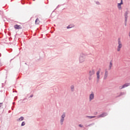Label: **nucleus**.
<instances>
[{"instance_id":"6ab92c4d","label":"nucleus","mask_w":130,"mask_h":130,"mask_svg":"<svg viewBox=\"0 0 130 130\" xmlns=\"http://www.w3.org/2000/svg\"><path fill=\"white\" fill-rule=\"evenodd\" d=\"M64 117H66V115L63 114V115L61 116V118H64Z\"/></svg>"},{"instance_id":"f3484780","label":"nucleus","mask_w":130,"mask_h":130,"mask_svg":"<svg viewBox=\"0 0 130 130\" xmlns=\"http://www.w3.org/2000/svg\"><path fill=\"white\" fill-rule=\"evenodd\" d=\"M87 117H89V118H94L96 117L95 116H87Z\"/></svg>"},{"instance_id":"9d476101","label":"nucleus","mask_w":130,"mask_h":130,"mask_svg":"<svg viewBox=\"0 0 130 130\" xmlns=\"http://www.w3.org/2000/svg\"><path fill=\"white\" fill-rule=\"evenodd\" d=\"M107 113H103V114L100 115L98 117H105V116H107Z\"/></svg>"},{"instance_id":"0eeeda50","label":"nucleus","mask_w":130,"mask_h":130,"mask_svg":"<svg viewBox=\"0 0 130 130\" xmlns=\"http://www.w3.org/2000/svg\"><path fill=\"white\" fill-rule=\"evenodd\" d=\"M79 60L80 62H83L85 60V55H82L79 58Z\"/></svg>"},{"instance_id":"a211bd4d","label":"nucleus","mask_w":130,"mask_h":130,"mask_svg":"<svg viewBox=\"0 0 130 130\" xmlns=\"http://www.w3.org/2000/svg\"><path fill=\"white\" fill-rule=\"evenodd\" d=\"M23 125H25V122H22L21 123V126H23Z\"/></svg>"},{"instance_id":"20e7f679","label":"nucleus","mask_w":130,"mask_h":130,"mask_svg":"<svg viewBox=\"0 0 130 130\" xmlns=\"http://www.w3.org/2000/svg\"><path fill=\"white\" fill-rule=\"evenodd\" d=\"M121 5H123V1H122V0H121L120 3L117 4V8L118 10H122V8L121 7Z\"/></svg>"},{"instance_id":"f8f14e48","label":"nucleus","mask_w":130,"mask_h":130,"mask_svg":"<svg viewBox=\"0 0 130 130\" xmlns=\"http://www.w3.org/2000/svg\"><path fill=\"white\" fill-rule=\"evenodd\" d=\"M15 29H21V25H18V24H16L14 25Z\"/></svg>"},{"instance_id":"f03ea898","label":"nucleus","mask_w":130,"mask_h":130,"mask_svg":"<svg viewBox=\"0 0 130 130\" xmlns=\"http://www.w3.org/2000/svg\"><path fill=\"white\" fill-rule=\"evenodd\" d=\"M93 75H95V70L92 69L89 72V80H91L92 79V76Z\"/></svg>"},{"instance_id":"aec40b11","label":"nucleus","mask_w":130,"mask_h":130,"mask_svg":"<svg viewBox=\"0 0 130 130\" xmlns=\"http://www.w3.org/2000/svg\"><path fill=\"white\" fill-rule=\"evenodd\" d=\"M30 98H32V97H33V94L30 95Z\"/></svg>"},{"instance_id":"4468645a","label":"nucleus","mask_w":130,"mask_h":130,"mask_svg":"<svg viewBox=\"0 0 130 130\" xmlns=\"http://www.w3.org/2000/svg\"><path fill=\"white\" fill-rule=\"evenodd\" d=\"M64 120V118H61L60 120L61 124H63V122Z\"/></svg>"},{"instance_id":"2eb2a0df","label":"nucleus","mask_w":130,"mask_h":130,"mask_svg":"<svg viewBox=\"0 0 130 130\" xmlns=\"http://www.w3.org/2000/svg\"><path fill=\"white\" fill-rule=\"evenodd\" d=\"M73 27H74V25H69L68 26H67V29H70V28H73Z\"/></svg>"},{"instance_id":"dca6fc26","label":"nucleus","mask_w":130,"mask_h":130,"mask_svg":"<svg viewBox=\"0 0 130 130\" xmlns=\"http://www.w3.org/2000/svg\"><path fill=\"white\" fill-rule=\"evenodd\" d=\"M3 103H0V109H2V108H3Z\"/></svg>"},{"instance_id":"1a4fd4ad","label":"nucleus","mask_w":130,"mask_h":130,"mask_svg":"<svg viewBox=\"0 0 130 130\" xmlns=\"http://www.w3.org/2000/svg\"><path fill=\"white\" fill-rule=\"evenodd\" d=\"M113 66V63H112V61H110L109 62V67H108L109 71H110V70H111V69H112Z\"/></svg>"},{"instance_id":"9b49d317","label":"nucleus","mask_w":130,"mask_h":130,"mask_svg":"<svg viewBox=\"0 0 130 130\" xmlns=\"http://www.w3.org/2000/svg\"><path fill=\"white\" fill-rule=\"evenodd\" d=\"M35 24H36V25H39V24H40V20H39V18H37V19L36 20Z\"/></svg>"},{"instance_id":"7ed1b4c3","label":"nucleus","mask_w":130,"mask_h":130,"mask_svg":"<svg viewBox=\"0 0 130 130\" xmlns=\"http://www.w3.org/2000/svg\"><path fill=\"white\" fill-rule=\"evenodd\" d=\"M129 85H130L129 83L124 84V85L119 86V89H120V90H121V89H123L124 88H125L126 87H128V86H129Z\"/></svg>"},{"instance_id":"423d86ee","label":"nucleus","mask_w":130,"mask_h":130,"mask_svg":"<svg viewBox=\"0 0 130 130\" xmlns=\"http://www.w3.org/2000/svg\"><path fill=\"white\" fill-rule=\"evenodd\" d=\"M108 77V71H107V69H106L104 76V80H106Z\"/></svg>"},{"instance_id":"39448f33","label":"nucleus","mask_w":130,"mask_h":130,"mask_svg":"<svg viewBox=\"0 0 130 130\" xmlns=\"http://www.w3.org/2000/svg\"><path fill=\"white\" fill-rule=\"evenodd\" d=\"M100 70H99L96 72V80L97 82H99V80H100Z\"/></svg>"},{"instance_id":"ddd939ff","label":"nucleus","mask_w":130,"mask_h":130,"mask_svg":"<svg viewBox=\"0 0 130 130\" xmlns=\"http://www.w3.org/2000/svg\"><path fill=\"white\" fill-rule=\"evenodd\" d=\"M24 120V117H20L18 120L17 121H22Z\"/></svg>"},{"instance_id":"412c9836","label":"nucleus","mask_w":130,"mask_h":130,"mask_svg":"<svg viewBox=\"0 0 130 130\" xmlns=\"http://www.w3.org/2000/svg\"><path fill=\"white\" fill-rule=\"evenodd\" d=\"M79 126H80V127H82V126H83L81 125V124H79Z\"/></svg>"},{"instance_id":"6e6552de","label":"nucleus","mask_w":130,"mask_h":130,"mask_svg":"<svg viewBox=\"0 0 130 130\" xmlns=\"http://www.w3.org/2000/svg\"><path fill=\"white\" fill-rule=\"evenodd\" d=\"M94 92H91V93L89 95V101H92L93 99H94Z\"/></svg>"},{"instance_id":"f257e3e1","label":"nucleus","mask_w":130,"mask_h":130,"mask_svg":"<svg viewBox=\"0 0 130 130\" xmlns=\"http://www.w3.org/2000/svg\"><path fill=\"white\" fill-rule=\"evenodd\" d=\"M121 48H122V43H121V41L120 40V39H118L117 51H118V52H119V51H120V49H121Z\"/></svg>"}]
</instances>
